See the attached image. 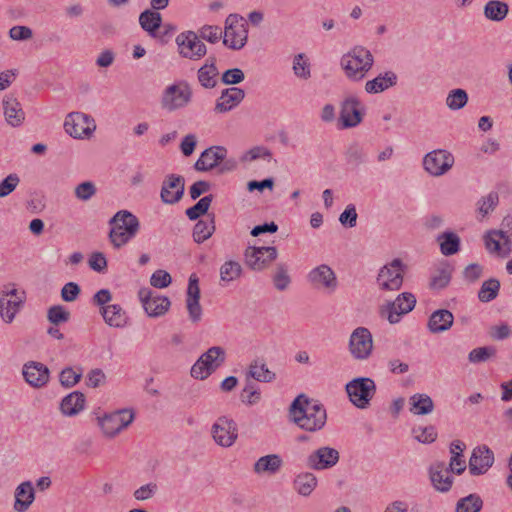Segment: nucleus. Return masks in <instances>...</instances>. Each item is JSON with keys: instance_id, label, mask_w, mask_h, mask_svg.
<instances>
[{"instance_id": "nucleus-26", "label": "nucleus", "mask_w": 512, "mask_h": 512, "mask_svg": "<svg viewBox=\"0 0 512 512\" xmlns=\"http://www.w3.org/2000/svg\"><path fill=\"white\" fill-rule=\"evenodd\" d=\"M453 322L454 316L451 311L438 309L430 315L427 327L431 333H443L452 327Z\"/></svg>"}, {"instance_id": "nucleus-44", "label": "nucleus", "mask_w": 512, "mask_h": 512, "mask_svg": "<svg viewBox=\"0 0 512 512\" xmlns=\"http://www.w3.org/2000/svg\"><path fill=\"white\" fill-rule=\"evenodd\" d=\"M213 201V195H206L202 197L195 205L186 209L185 214L189 220L195 221L201 216L207 215L208 210Z\"/></svg>"}, {"instance_id": "nucleus-48", "label": "nucleus", "mask_w": 512, "mask_h": 512, "mask_svg": "<svg viewBox=\"0 0 512 512\" xmlns=\"http://www.w3.org/2000/svg\"><path fill=\"white\" fill-rule=\"evenodd\" d=\"M293 72L296 77L307 80L311 77V68L308 58L304 53H299L293 58Z\"/></svg>"}, {"instance_id": "nucleus-22", "label": "nucleus", "mask_w": 512, "mask_h": 512, "mask_svg": "<svg viewBox=\"0 0 512 512\" xmlns=\"http://www.w3.org/2000/svg\"><path fill=\"white\" fill-rule=\"evenodd\" d=\"M451 470L444 462H436L429 469V476L433 487L439 492H448L453 484Z\"/></svg>"}, {"instance_id": "nucleus-19", "label": "nucleus", "mask_w": 512, "mask_h": 512, "mask_svg": "<svg viewBox=\"0 0 512 512\" xmlns=\"http://www.w3.org/2000/svg\"><path fill=\"white\" fill-rule=\"evenodd\" d=\"M339 458L338 450L324 446L316 449L307 457V466L313 470H325L335 466Z\"/></svg>"}, {"instance_id": "nucleus-12", "label": "nucleus", "mask_w": 512, "mask_h": 512, "mask_svg": "<svg viewBox=\"0 0 512 512\" xmlns=\"http://www.w3.org/2000/svg\"><path fill=\"white\" fill-rule=\"evenodd\" d=\"M192 91L188 85L168 86L162 95L161 106L167 111L185 107L191 100Z\"/></svg>"}, {"instance_id": "nucleus-63", "label": "nucleus", "mask_w": 512, "mask_h": 512, "mask_svg": "<svg viewBox=\"0 0 512 512\" xmlns=\"http://www.w3.org/2000/svg\"><path fill=\"white\" fill-rule=\"evenodd\" d=\"M81 293L80 286L75 282L66 283L61 289V298L65 302L75 301Z\"/></svg>"}, {"instance_id": "nucleus-54", "label": "nucleus", "mask_w": 512, "mask_h": 512, "mask_svg": "<svg viewBox=\"0 0 512 512\" xmlns=\"http://www.w3.org/2000/svg\"><path fill=\"white\" fill-rule=\"evenodd\" d=\"M414 438L424 444L433 443L437 438V432L434 426L415 427L412 429Z\"/></svg>"}, {"instance_id": "nucleus-64", "label": "nucleus", "mask_w": 512, "mask_h": 512, "mask_svg": "<svg viewBox=\"0 0 512 512\" xmlns=\"http://www.w3.org/2000/svg\"><path fill=\"white\" fill-rule=\"evenodd\" d=\"M157 491V484L150 482L136 489L133 493V496L136 500L145 501L152 498Z\"/></svg>"}, {"instance_id": "nucleus-50", "label": "nucleus", "mask_w": 512, "mask_h": 512, "mask_svg": "<svg viewBox=\"0 0 512 512\" xmlns=\"http://www.w3.org/2000/svg\"><path fill=\"white\" fill-rule=\"evenodd\" d=\"M70 316V312L62 305H53L47 311L48 321L55 326L68 322Z\"/></svg>"}, {"instance_id": "nucleus-25", "label": "nucleus", "mask_w": 512, "mask_h": 512, "mask_svg": "<svg viewBox=\"0 0 512 512\" xmlns=\"http://www.w3.org/2000/svg\"><path fill=\"white\" fill-rule=\"evenodd\" d=\"M2 104L7 123L12 127L20 126L25 119L20 102L13 96L7 95L3 98Z\"/></svg>"}, {"instance_id": "nucleus-36", "label": "nucleus", "mask_w": 512, "mask_h": 512, "mask_svg": "<svg viewBox=\"0 0 512 512\" xmlns=\"http://www.w3.org/2000/svg\"><path fill=\"white\" fill-rule=\"evenodd\" d=\"M466 445L460 440H454L450 444L451 459L449 462V469L452 473L457 475L462 474L466 469L465 460L462 458V453Z\"/></svg>"}, {"instance_id": "nucleus-57", "label": "nucleus", "mask_w": 512, "mask_h": 512, "mask_svg": "<svg viewBox=\"0 0 512 512\" xmlns=\"http://www.w3.org/2000/svg\"><path fill=\"white\" fill-rule=\"evenodd\" d=\"M97 192L96 186L91 181L78 184L74 189L75 197L81 201H89Z\"/></svg>"}, {"instance_id": "nucleus-32", "label": "nucleus", "mask_w": 512, "mask_h": 512, "mask_svg": "<svg viewBox=\"0 0 512 512\" xmlns=\"http://www.w3.org/2000/svg\"><path fill=\"white\" fill-rule=\"evenodd\" d=\"M24 303V297L16 299L7 298L6 294L0 293V316L5 323H12L16 314Z\"/></svg>"}, {"instance_id": "nucleus-45", "label": "nucleus", "mask_w": 512, "mask_h": 512, "mask_svg": "<svg viewBox=\"0 0 512 512\" xmlns=\"http://www.w3.org/2000/svg\"><path fill=\"white\" fill-rule=\"evenodd\" d=\"M218 75V70L213 62L205 64L198 70V80L205 88L215 87Z\"/></svg>"}, {"instance_id": "nucleus-29", "label": "nucleus", "mask_w": 512, "mask_h": 512, "mask_svg": "<svg viewBox=\"0 0 512 512\" xmlns=\"http://www.w3.org/2000/svg\"><path fill=\"white\" fill-rule=\"evenodd\" d=\"M100 313L107 325L115 328H122L127 324V315L118 304H110L100 308Z\"/></svg>"}, {"instance_id": "nucleus-31", "label": "nucleus", "mask_w": 512, "mask_h": 512, "mask_svg": "<svg viewBox=\"0 0 512 512\" xmlns=\"http://www.w3.org/2000/svg\"><path fill=\"white\" fill-rule=\"evenodd\" d=\"M84 406L85 395L80 391H73L62 399L60 410L66 416H74L82 411Z\"/></svg>"}, {"instance_id": "nucleus-38", "label": "nucleus", "mask_w": 512, "mask_h": 512, "mask_svg": "<svg viewBox=\"0 0 512 512\" xmlns=\"http://www.w3.org/2000/svg\"><path fill=\"white\" fill-rule=\"evenodd\" d=\"M453 267L447 263H441L433 272L430 279L432 289L441 290L447 287L452 278Z\"/></svg>"}, {"instance_id": "nucleus-39", "label": "nucleus", "mask_w": 512, "mask_h": 512, "mask_svg": "<svg viewBox=\"0 0 512 512\" xmlns=\"http://www.w3.org/2000/svg\"><path fill=\"white\" fill-rule=\"evenodd\" d=\"M509 12V6L506 2L500 0L488 1L483 9L484 16L491 21L501 22Z\"/></svg>"}, {"instance_id": "nucleus-49", "label": "nucleus", "mask_w": 512, "mask_h": 512, "mask_svg": "<svg viewBox=\"0 0 512 512\" xmlns=\"http://www.w3.org/2000/svg\"><path fill=\"white\" fill-rule=\"evenodd\" d=\"M273 284L275 288L279 291L286 290L290 283L291 278L288 274V269L286 264L284 263H278L275 269V272L272 276Z\"/></svg>"}, {"instance_id": "nucleus-27", "label": "nucleus", "mask_w": 512, "mask_h": 512, "mask_svg": "<svg viewBox=\"0 0 512 512\" xmlns=\"http://www.w3.org/2000/svg\"><path fill=\"white\" fill-rule=\"evenodd\" d=\"M35 499V491L30 481L19 484L15 490L14 510L26 512Z\"/></svg>"}, {"instance_id": "nucleus-30", "label": "nucleus", "mask_w": 512, "mask_h": 512, "mask_svg": "<svg viewBox=\"0 0 512 512\" xmlns=\"http://www.w3.org/2000/svg\"><path fill=\"white\" fill-rule=\"evenodd\" d=\"M283 460L278 454H269L260 457L253 466L256 474L274 475L281 469Z\"/></svg>"}, {"instance_id": "nucleus-7", "label": "nucleus", "mask_w": 512, "mask_h": 512, "mask_svg": "<svg viewBox=\"0 0 512 512\" xmlns=\"http://www.w3.org/2000/svg\"><path fill=\"white\" fill-rule=\"evenodd\" d=\"M416 298L410 292H403L397 296L394 301L387 302L381 307L380 314L385 317L390 324L400 322L401 317L414 309Z\"/></svg>"}, {"instance_id": "nucleus-1", "label": "nucleus", "mask_w": 512, "mask_h": 512, "mask_svg": "<svg viewBox=\"0 0 512 512\" xmlns=\"http://www.w3.org/2000/svg\"><path fill=\"white\" fill-rule=\"evenodd\" d=\"M288 419L299 429L315 433L321 431L327 423V411L319 401L299 394L288 408Z\"/></svg>"}, {"instance_id": "nucleus-61", "label": "nucleus", "mask_w": 512, "mask_h": 512, "mask_svg": "<svg viewBox=\"0 0 512 512\" xmlns=\"http://www.w3.org/2000/svg\"><path fill=\"white\" fill-rule=\"evenodd\" d=\"M356 207L353 204L346 206L345 210L340 214L339 221L344 227L353 228L357 224Z\"/></svg>"}, {"instance_id": "nucleus-10", "label": "nucleus", "mask_w": 512, "mask_h": 512, "mask_svg": "<svg viewBox=\"0 0 512 512\" xmlns=\"http://www.w3.org/2000/svg\"><path fill=\"white\" fill-rule=\"evenodd\" d=\"M277 257L278 251L274 246H248L244 252L247 267L258 272L268 268Z\"/></svg>"}, {"instance_id": "nucleus-43", "label": "nucleus", "mask_w": 512, "mask_h": 512, "mask_svg": "<svg viewBox=\"0 0 512 512\" xmlns=\"http://www.w3.org/2000/svg\"><path fill=\"white\" fill-rule=\"evenodd\" d=\"M500 281L496 278H489L485 280L479 291H478V299L482 303H489L496 299L500 291Z\"/></svg>"}, {"instance_id": "nucleus-8", "label": "nucleus", "mask_w": 512, "mask_h": 512, "mask_svg": "<svg viewBox=\"0 0 512 512\" xmlns=\"http://www.w3.org/2000/svg\"><path fill=\"white\" fill-rule=\"evenodd\" d=\"M134 413L131 409H120L103 417H98V424L107 437H114L127 428L134 420Z\"/></svg>"}, {"instance_id": "nucleus-46", "label": "nucleus", "mask_w": 512, "mask_h": 512, "mask_svg": "<svg viewBox=\"0 0 512 512\" xmlns=\"http://www.w3.org/2000/svg\"><path fill=\"white\" fill-rule=\"evenodd\" d=\"M240 400L243 404L248 406H253L261 400L260 389L249 379L246 380V384L240 393Z\"/></svg>"}, {"instance_id": "nucleus-41", "label": "nucleus", "mask_w": 512, "mask_h": 512, "mask_svg": "<svg viewBox=\"0 0 512 512\" xmlns=\"http://www.w3.org/2000/svg\"><path fill=\"white\" fill-rule=\"evenodd\" d=\"M294 489L302 496H309L317 486V478L313 473L305 472L294 479Z\"/></svg>"}, {"instance_id": "nucleus-37", "label": "nucleus", "mask_w": 512, "mask_h": 512, "mask_svg": "<svg viewBox=\"0 0 512 512\" xmlns=\"http://www.w3.org/2000/svg\"><path fill=\"white\" fill-rule=\"evenodd\" d=\"M440 251L444 256H451L460 250V237L452 231H445L436 238Z\"/></svg>"}, {"instance_id": "nucleus-52", "label": "nucleus", "mask_w": 512, "mask_h": 512, "mask_svg": "<svg viewBox=\"0 0 512 512\" xmlns=\"http://www.w3.org/2000/svg\"><path fill=\"white\" fill-rule=\"evenodd\" d=\"M345 156L347 162L354 166H359L367 161V155L358 143H352L349 145Z\"/></svg>"}, {"instance_id": "nucleus-2", "label": "nucleus", "mask_w": 512, "mask_h": 512, "mask_svg": "<svg viewBox=\"0 0 512 512\" xmlns=\"http://www.w3.org/2000/svg\"><path fill=\"white\" fill-rule=\"evenodd\" d=\"M112 228L109 231V240L115 249L128 244L140 230V221L132 212L120 210L109 220Z\"/></svg>"}, {"instance_id": "nucleus-47", "label": "nucleus", "mask_w": 512, "mask_h": 512, "mask_svg": "<svg viewBox=\"0 0 512 512\" xmlns=\"http://www.w3.org/2000/svg\"><path fill=\"white\" fill-rule=\"evenodd\" d=\"M483 501L478 494H469L461 498L456 505V512H480Z\"/></svg>"}, {"instance_id": "nucleus-55", "label": "nucleus", "mask_w": 512, "mask_h": 512, "mask_svg": "<svg viewBox=\"0 0 512 512\" xmlns=\"http://www.w3.org/2000/svg\"><path fill=\"white\" fill-rule=\"evenodd\" d=\"M242 161H254L263 159L268 162L272 160V152L264 146H255L244 153Z\"/></svg>"}, {"instance_id": "nucleus-62", "label": "nucleus", "mask_w": 512, "mask_h": 512, "mask_svg": "<svg viewBox=\"0 0 512 512\" xmlns=\"http://www.w3.org/2000/svg\"><path fill=\"white\" fill-rule=\"evenodd\" d=\"M172 282L171 275L165 270H156L151 278L150 284L155 288H166Z\"/></svg>"}, {"instance_id": "nucleus-11", "label": "nucleus", "mask_w": 512, "mask_h": 512, "mask_svg": "<svg viewBox=\"0 0 512 512\" xmlns=\"http://www.w3.org/2000/svg\"><path fill=\"white\" fill-rule=\"evenodd\" d=\"M223 353L221 347H211L194 363L191 368V376L195 379L204 380L221 366Z\"/></svg>"}, {"instance_id": "nucleus-6", "label": "nucleus", "mask_w": 512, "mask_h": 512, "mask_svg": "<svg viewBox=\"0 0 512 512\" xmlns=\"http://www.w3.org/2000/svg\"><path fill=\"white\" fill-rule=\"evenodd\" d=\"M373 348V336L368 328L360 326L351 332L348 341V351L354 360H368L373 353Z\"/></svg>"}, {"instance_id": "nucleus-18", "label": "nucleus", "mask_w": 512, "mask_h": 512, "mask_svg": "<svg viewBox=\"0 0 512 512\" xmlns=\"http://www.w3.org/2000/svg\"><path fill=\"white\" fill-rule=\"evenodd\" d=\"M494 463V453L486 445L473 449L469 459V472L473 476L485 474Z\"/></svg>"}, {"instance_id": "nucleus-4", "label": "nucleus", "mask_w": 512, "mask_h": 512, "mask_svg": "<svg viewBox=\"0 0 512 512\" xmlns=\"http://www.w3.org/2000/svg\"><path fill=\"white\" fill-rule=\"evenodd\" d=\"M346 392L350 401L359 409H366L376 394V384L369 377H357L346 384Z\"/></svg>"}, {"instance_id": "nucleus-28", "label": "nucleus", "mask_w": 512, "mask_h": 512, "mask_svg": "<svg viewBox=\"0 0 512 512\" xmlns=\"http://www.w3.org/2000/svg\"><path fill=\"white\" fill-rule=\"evenodd\" d=\"M397 75L393 71H386L383 74H379L372 80H369L365 84V91L370 94H377L393 87L397 84Z\"/></svg>"}, {"instance_id": "nucleus-21", "label": "nucleus", "mask_w": 512, "mask_h": 512, "mask_svg": "<svg viewBox=\"0 0 512 512\" xmlns=\"http://www.w3.org/2000/svg\"><path fill=\"white\" fill-rule=\"evenodd\" d=\"M308 280L314 287H322L328 292H334L338 282L334 271L326 264L312 269L308 274Z\"/></svg>"}, {"instance_id": "nucleus-9", "label": "nucleus", "mask_w": 512, "mask_h": 512, "mask_svg": "<svg viewBox=\"0 0 512 512\" xmlns=\"http://www.w3.org/2000/svg\"><path fill=\"white\" fill-rule=\"evenodd\" d=\"M247 38V21L238 14H230L226 17V47L240 50L245 46Z\"/></svg>"}, {"instance_id": "nucleus-51", "label": "nucleus", "mask_w": 512, "mask_h": 512, "mask_svg": "<svg viewBox=\"0 0 512 512\" xmlns=\"http://www.w3.org/2000/svg\"><path fill=\"white\" fill-rule=\"evenodd\" d=\"M468 101V94L463 89H454L450 91L446 98V105L451 110H459L463 108Z\"/></svg>"}, {"instance_id": "nucleus-20", "label": "nucleus", "mask_w": 512, "mask_h": 512, "mask_svg": "<svg viewBox=\"0 0 512 512\" xmlns=\"http://www.w3.org/2000/svg\"><path fill=\"white\" fill-rule=\"evenodd\" d=\"M180 54L186 58H199L206 54V46L192 31L181 33L176 38Z\"/></svg>"}, {"instance_id": "nucleus-16", "label": "nucleus", "mask_w": 512, "mask_h": 512, "mask_svg": "<svg viewBox=\"0 0 512 512\" xmlns=\"http://www.w3.org/2000/svg\"><path fill=\"white\" fill-rule=\"evenodd\" d=\"M139 299L150 317H159L164 315L171 302L165 296H153V292L149 288H141L138 292Z\"/></svg>"}, {"instance_id": "nucleus-14", "label": "nucleus", "mask_w": 512, "mask_h": 512, "mask_svg": "<svg viewBox=\"0 0 512 512\" xmlns=\"http://www.w3.org/2000/svg\"><path fill=\"white\" fill-rule=\"evenodd\" d=\"M454 157L446 150H434L425 155L423 165L432 176H441L452 168Z\"/></svg>"}, {"instance_id": "nucleus-33", "label": "nucleus", "mask_w": 512, "mask_h": 512, "mask_svg": "<svg viewBox=\"0 0 512 512\" xmlns=\"http://www.w3.org/2000/svg\"><path fill=\"white\" fill-rule=\"evenodd\" d=\"M503 241V246H508L507 251L503 253V256H506L510 252V239L507 235V232L503 230H492L489 231L484 236V242L486 249L491 253H500L501 251V243L500 241Z\"/></svg>"}, {"instance_id": "nucleus-60", "label": "nucleus", "mask_w": 512, "mask_h": 512, "mask_svg": "<svg viewBox=\"0 0 512 512\" xmlns=\"http://www.w3.org/2000/svg\"><path fill=\"white\" fill-rule=\"evenodd\" d=\"M81 377V373H76L71 367H67L61 371L59 381L62 386L71 388L80 381Z\"/></svg>"}, {"instance_id": "nucleus-3", "label": "nucleus", "mask_w": 512, "mask_h": 512, "mask_svg": "<svg viewBox=\"0 0 512 512\" xmlns=\"http://www.w3.org/2000/svg\"><path fill=\"white\" fill-rule=\"evenodd\" d=\"M374 64V57L366 47L357 45L341 57L340 65L346 77L353 81L362 80Z\"/></svg>"}, {"instance_id": "nucleus-58", "label": "nucleus", "mask_w": 512, "mask_h": 512, "mask_svg": "<svg viewBox=\"0 0 512 512\" xmlns=\"http://www.w3.org/2000/svg\"><path fill=\"white\" fill-rule=\"evenodd\" d=\"M20 177L16 173H11L0 182V198L10 195L19 185Z\"/></svg>"}, {"instance_id": "nucleus-56", "label": "nucleus", "mask_w": 512, "mask_h": 512, "mask_svg": "<svg viewBox=\"0 0 512 512\" xmlns=\"http://www.w3.org/2000/svg\"><path fill=\"white\" fill-rule=\"evenodd\" d=\"M245 97V91L238 87L226 88V112L238 106Z\"/></svg>"}, {"instance_id": "nucleus-53", "label": "nucleus", "mask_w": 512, "mask_h": 512, "mask_svg": "<svg viewBox=\"0 0 512 512\" xmlns=\"http://www.w3.org/2000/svg\"><path fill=\"white\" fill-rule=\"evenodd\" d=\"M496 349L493 346H483L471 350L468 354V360L471 363H482L495 356Z\"/></svg>"}, {"instance_id": "nucleus-15", "label": "nucleus", "mask_w": 512, "mask_h": 512, "mask_svg": "<svg viewBox=\"0 0 512 512\" xmlns=\"http://www.w3.org/2000/svg\"><path fill=\"white\" fill-rule=\"evenodd\" d=\"M65 131L73 138L89 136L96 128L94 120L81 112L68 114L64 122Z\"/></svg>"}, {"instance_id": "nucleus-59", "label": "nucleus", "mask_w": 512, "mask_h": 512, "mask_svg": "<svg viewBox=\"0 0 512 512\" xmlns=\"http://www.w3.org/2000/svg\"><path fill=\"white\" fill-rule=\"evenodd\" d=\"M498 201H499L498 193L497 192H490L487 196L482 197L478 201V205H479L478 210H479V212L483 216H486L487 214H489V212L494 210V208L498 204Z\"/></svg>"}, {"instance_id": "nucleus-23", "label": "nucleus", "mask_w": 512, "mask_h": 512, "mask_svg": "<svg viewBox=\"0 0 512 512\" xmlns=\"http://www.w3.org/2000/svg\"><path fill=\"white\" fill-rule=\"evenodd\" d=\"M224 160V148L212 146L205 149L194 164V169L199 172H207L217 167Z\"/></svg>"}, {"instance_id": "nucleus-5", "label": "nucleus", "mask_w": 512, "mask_h": 512, "mask_svg": "<svg viewBox=\"0 0 512 512\" xmlns=\"http://www.w3.org/2000/svg\"><path fill=\"white\" fill-rule=\"evenodd\" d=\"M406 265L401 259L395 258L385 264L377 275V284L383 291H398L403 284Z\"/></svg>"}, {"instance_id": "nucleus-17", "label": "nucleus", "mask_w": 512, "mask_h": 512, "mask_svg": "<svg viewBox=\"0 0 512 512\" xmlns=\"http://www.w3.org/2000/svg\"><path fill=\"white\" fill-rule=\"evenodd\" d=\"M185 190V179L181 175L170 174L163 181L160 197L165 204L178 203Z\"/></svg>"}, {"instance_id": "nucleus-13", "label": "nucleus", "mask_w": 512, "mask_h": 512, "mask_svg": "<svg viewBox=\"0 0 512 512\" xmlns=\"http://www.w3.org/2000/svg\"><path fill=\"white\" fill-rule=\"evenodd\" d=\"M364 105L356 96H348L341 103L340 121L343 128H353L363 120Z\"/></svg>"}, {"instance_id": "nucleus-42", "label": "nucleus", "mask_w": 512, "mask_h": 512, "mask_svg": "<svg viewBox=\"0 0 512 512\" xmlns=\"http://www.w3.org/2000/svg\"><path fill=\"white\" fill-rule=\"evenodd\" d=\"M207 220H199L193 228V239L197 243H203L211 237L215 230L214 216L208 214Z\"/></svg>"}, {"instance_id": "nucleus-34", "label": "nucleus", "mask_w": 512, "mask_h": 512, "mask_svg": "<svg viewBox=\"0 0 512 512\" xmlns=\"http://www.w3.org/2000/svg\"><path fill=\"white\" fill-rule=\"evenodd\" d=\"M139 23L150 36L156 37L162 25V16L155 10H145L139 16Z\"/></svg>"}, {"instance_id": "nucleus-35", "label": "nucleus", "mask_w": 512, "mask_h": 512, "mask_svg": "<svg viewBox=\"0 0 512 512\" xmlns=\"http://www.w3.org/2000/svg\"><path fill=\"white\" fill-rule=\"evenodd\" d=\"M410 412L414 415H428L434 410L432 398L424 393H416L409 398Z\"/></svg>"}, {"instance_id": "nucleus-24", "label": "nucleus", "mask_w": 512, "mask_h": 512, "mask_svg": "<svg viewBox=\"0 0 512 512\" xmlns=\"http://www.w3.org/2000/svg\"><path fill=\"white\" fill-rule=\"evenodd\" d=\"M23 376L28 384L39 388L49 380V369L40 362L30 361L23 367Z\"/></svg>"}, {"instance_id": "nucleus-40", "label": "nucleus", "mask_w": 512, "mask_h": 512, "mask_svg": "<svg viewBox=\"0 0 512 512\" xmlns=\"http://www.w3.org/2000/svg\"><path fill=\"white\" fill-rule=\"evenodd\" d=\"M247 377V379L253 378L259 382L270 383L275 380L276 374L269 370L265 363L255 360L249 365Z\"/></svg>"}]
</instances>
